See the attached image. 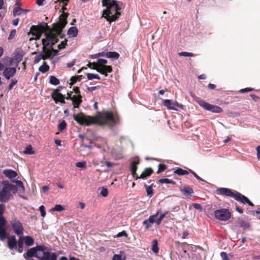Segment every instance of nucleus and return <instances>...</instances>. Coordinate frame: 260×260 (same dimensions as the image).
I'll use <instances>...</instances> for the list:
<instances>
[{
    "label": "nucleus",
    "mask_w": 260,
    "mask_h": 260,
    "mask_svg": "<svg viewBox=\"0 0 260 260\" xmlns=\"http://www.w3.org/2000/svg\"><path fill=\"white\" fill-rule=\"evenodd\" d=\"M74 119L81 125H90L98 124L106 125L112 127L116 124H119L120 119L117 114L108 111L103 112L96 117H92L82 115L81 116L74 115Z\"/></svg>",
    "instance_id": "f257e3e1"
},
{
    "label": "nucleus",
    "mask_w": 260,
    "mask_h": 260,
    "mask_svg": "<svg viewBox=\"0 0 260 260\" xmlns=\"http://www.w3.org/2000/svg\"><path fill=\"white\" fill-rule=\"evenodd\" d=\"M48 250V247L44 244L37 245L28 249L23 254V257L26 260H31L32 257L39 260H57V254L55 252H50Z\"/></svg>",
    "instance_id": "f03ea898"
},
{
    "label": "nucleus",
    "mask_w": 260,
    "mask_h": 260,
    "mask_svg": "<svg viewBox=\"0 0 260 260\" xmlns=\"http://www.w3.org/2000/svg\"><path fill=\"white\" fill-rule=\"evenodd\" d=\"M102 6L106 7L103 15L109 21L117 19L124 7L122 2L116 0H102Z\"/></svg>",
    "instance_id": "7ed1b4c3"
},
{
    "label": "nucleus",
    "mask_w": 260,
    "mask_h": 260,
    "mask_svg": "<svg viewBox=\"0 0 260 260\" xmlns=\"http://www.w3.org/2000/svg\"><path fill=\"white\" fill-rule=\"evenodd\" d=\"M196 101L201 107L206 110L216 113H219L222 111L221 108L220 107L210 104L209 103L201 100L199 98H197Z\"/></svg>",
    "instance_id": "20e7f679"
},
{
    "label": "nucleus",
    "mask_w": 260,
    "mask_h": 260,
    "mask_svg": "<svg viewBox=\"0 0 260 260\" xmlns=\"http://www.w3.org/2000/svg\"><path fill=\"white\" fill-rule=\"evenodd\" d=\"M214 216L218 220L226 221L231 217V213L228 209L222 208L215 210Z\"/></svg>",
    "instance_id": "39448f33"
},
{
    "label": "nucleus",
    "mask_w": 260,
    "mask_h": 260,
    "mask_svg": "<svg viewBox=\"0 0 260 260\" xmlns=\"http://www.w3.org/2000/svg\"><path fill=\"white\" fill-rule=\"evenodd\" d=\"M10 224L12 229L16 235L22 236L23 234L24 228L21 222L17 218H12L10 221Z\"/></svg>",
    "instance_id": "423d86ee"
},
{
    "label": "nucleus",
    "mask_w": 260,
    "mask_h": 260,
    "mask_svg": "<svg viewBox=\"0 0 260 260\" xmlns=\"http://www.w3.org/2000/svg\"><path fill=\"white\" fill-rule=\"evenodd\" d=\"M45 35L46 38L42 40L44 47L52 46L58 41V39L53 34L46 33Z\"/></svg>",
    "instance_id": "0eeeda50"
},
{
    "label": "nucleus",
    "mask_w": 260,
    "mask_h": 260,
    "mask_svg": "<svg viewBox=\"0 0 260 260\" xmlns=\"http://www.w3.org/2000/svg\"><path fill=\"white\" fill-rule=\"evenodd\" d=\"M162 104L170 110H178L179 109H181L183 107L181 104L171 100H162Z\"/></svg>",
    "instance_id": "6e6552de"
},
{
    "label": "nucleus",
    "mask_w": 260,
    "mask_h": 260,
    "mask_svg": "<svg viewBox=\"0 0 260 260\" xmlns=\"http://www.w3.org/2000/svg\"><path fill=\"white\" fill-rule=\"evenodd\" d=\"M6 220L4 216H0V240L4 241L7 238V230L5 228Z\"/></svg>",
    "instance_id": "1a4fd4ad"
},
{
    "label": "nucleus",
    "mask_w": 260,
    "mask_h": 260,
    "mask_svg": "<svg viewBox=\"0 0 260 260\" xmlns=\"http://www.w3.org/2000/svg\"><path fill=\"white\" fill-rule=\"evenodd\" d=\"M11 192L7 189L6 184L0 191V202L3 203L8 202L11 197Z\"/></svg>",
    "instance_id": "9d476101"
},
{
    "label": "nucleus",
    "mask_w": 260,
    "mask_h": 260,
    "mask_svg": "<svg viewBox=\"0 0 260 260\" xmlns=\"http://www.w3.org/2000/svg\"><path fill=\"white\" fill-rule=\"evenodd\" d=\"M29 11V10L24 9L20 8L19 6L18 3H16L14 5V8L13 9V15L14 16H21L24 18L26 17V13Z\"/></svg>",
    "instance_id": "9b49d317"
},
{
    "label": "nucleus",
    "mask_w": 260,
    "mask_h": 260,
    "mask_svg": "<svg viewBox=\"0 0 260 260\" xmlns=\"http://www.w3.org/2000/svg\"><path fill=\"white\" fill-rule=\"evenodd\" d=\"M51 97L56 103L60 102L64 104L66 99L65 95L59 92V89H54L51 94Z\"/></svg>",
    "instance_id": "f8f14e48"
},
{
    "label": "nucleus",
    "mask_w": 260,
    "mask_h": 260,
    "mask_svg": "<svg viewBox=\"0 0 260 260\" xmlns=\"http://www.w3.org/2000/svg\"><path fill=\"white\" fill-rule=\"evenodd\" d=\"M217 191L218 193L221 195L232 197L234 199L235 196H236L237 191H233L231 189L224 188V187H220L218 188L217 189Z\"/></svg>",
    "instance_id": "ddd939ff"
},
{
    "label": "nucleus",
    "mask_w": 260,
    "mask_h": 260,
    "mask_svg": "<svg viewBox=\"0 0 260 260\" xmlns=\"http://www.w3.org/2000/svg\"><path fill=\"white\" fill-rule=\"evenodd\" d=\"M16 73V69L14 67L6 68L3 72V75L7 79L13 77Z\"/></svg>",
    "instance_id": "4468645a"
},
{
    "label": "nucleus",
    "mask_w": 260,
    "mask_h": 260,
    "mask_svg": "<svg viewBox=\"0 0 260 260\" xmlns=\"http://www.w3.org/2000/svg\"><path fill=\"white\" fill-rule=\"evenodd\" d=\"M8 247L10 250L17 249V241L15 236L12 235L8 238Z\"/></svg>",
    "instance_id": "2eb2a0df"
},
{
    "label": "nucleus",
    "mask_w": 260,
    "mask_h": 260,
    "mask_svg": "<svg viewBox=\"0 0 260 260\" xmlns=\"http://www.w3.org/2000/svg\"><path fill=\"white\" fill-rule=\"evenodd\" d=\"M3 174L12 181L15 182V178L17 176L16 171L11 169H6L3 171Z\"/></svg>",
    "instance_id": "dca6fc26"
},
{
    "label": "nucleus",
    "mask_w": 260,
    "mask_h": 260,
    "mask_svg": "<svg viewBox=\"0 0 260 260\" xmlns=\"http://www.w3.org/2000/svg\"><path fill=\"white\" fill-rule=\"evenodd\" d=\"M180 191L187 198H190L193 193V190L189 186H184L180 188Z\"/></svg>",
    "instance_id": "f3484780"
},
{
    "label": "nucleus",
    "mask_w": 260,
    "mask_h": 260,
    "mask_svg": "<svg viewBox=\"0 0 260 260\" xmlns=\"http://www.w3.org/2000/svg\"><path fill=\"white\" fill-rule=\"evenodd\" d=\"M72 103L74 105V108H79L80 104L82 103L81 95H74L72 96Z\"/></svg>",
    "instance_id": "a211bd4d"
},
{
    "label": "nucleus",
    "mask_w": 260,
    "mask_h": 260,
    "mask_svg": "<svg viewBox=\"0 0 260 260\" xmlns=\"http://www.w3.org/2000/svg\"><path fill=\"white\" fill-rule=\"evenodd\" d=\"M234 199L237 201L244 204H246V202H247V201H248V199L246 197L238 192V191L236 192Z\"/></svg>",
    "instance_id": "6ab92c4d"
},
{
    "label": "nucleus",
    "mask_w": 260,
    "mask_h": 260,
    "mask_svg": "<svg viewBox=\"0 0 260 260\" xmlns=\"http://www.w3.org/2000/svg\"><path fill=\"white\" fill-rule=\"evenodd\" d=\"M139 164V160H134L131 164L130 170L132 172V175L134 177H136L137 179L138 178L136 171L137 170V165Z\"/></svg>",
    "instance_id": "aec40b11"
},
{
    "label": "nucleus",
    "mask_w": 260,
    "mask_h": 260,
    "mask_svg": "<svg viewBox=\"0 0 260 260\" xmlns=\"http://www.w3.org/2000/svg\"><path fill=\"white\" fill-rule=\"evenodd\" d=\"M78 30L76 26L71 27L67 31V35L70 38L76 37L78 35Z\"/></svg>",
    "instance_id": "412c9836"
},
{
    "label": "nucleus",
    "mask_w": 260,
    "mask_h": 260,
    "mask_svg": "<svg viewBox=\"0 0 260 260\" xmlns=\"http://www.w3.org/2000/svg\"><path fill=\"white\" fill-rule=\"evenodd\" d=\"M19 238L18 239V241H17V245L18 246L17 247V251L19 253H22L23 250V242H24L23 240V237L21 236H19Z\"/></svg>",
    "instance_id": "4be33fe9"
},
{
    "label": "nucleus",
    "mask_w": 260,
    "mask_h": 260,
    "mask_svg": "<svg viewBox=\"0 0 260 260\" xmlns=\"http://www.w3.org/2000/svg\"><path fill=\"white\" fill-rule=\"evenodd\" d=\"M238 223L239 224L240 226L243 229V230H248L250 228V224L247 220L239 219L238 221Z\"/></svg>",
    "instance_id": "5701e85b"
},
{
    "label": "nucleus",
    "mask_w": 260,
    "mask_h": 260,
    "mask_svg": "<svg viewBox=\"0 0 260 260\" xmlns=\"http://www.w3.org/2000/svg\"><path fill=\"white\" fill-rule=\"evenodd\" d=\"M152 173L153 170L151 168H146L143 172V173L141 174V176L139 178L142 179H145L147 177L149 176Z\"/></svg>",
    "instance_id": "b1692460"
},
{
    "label": "nucleus",
    "mask_w": 260,
    "mask_h": 260,
    "mask_svg": "<svg viewBox=\"0 0 260 260\" xmlns=\"http://www.w3.org/2000/svg\"><path fill=\"white\" fill-rule=\"evenodd\" d=\"M23 240L25 244L28 246H31L34 244V240L31 236H26L23 237Z\"/></svg>",
    "instance_id": "393cba45"
},
{
    "label": "nucleus",
    "mask_w": 260,
    "mask_h": 260,
    "mask_svg": "<svg viewBox=\"0 0 260 260\" xmlns=\"http://www.w3.org/2000/svg\"><path fill=\"white\" fill-rule=\"evenodd\" d=\"M105 56L107 58L118 59L119 57V54L116 52L109 51L106 53Z\"/></svg>",
    "instance_id": "a878e982"
},
{
    "label": "nucleus",
    "mask_w": 260,
    "mask_h": 260,
    "mask_svg": "<svg viewBox=\"0 0 260 260\" xmlns=\"http://www.w3.org/2000/svg\"><path fill=\"white\" fill-rule=\"evenodd\" d=\"M84 78L82 75H79L77 76H73L71 77L70 81V84L71 85H74L78 81H80L82 79Z\"/></svg>",
    "instance_id": "bb28decb"
},
{
    "label": "nucleus",
    "mask_w": 260,
    "mask_h": 260,
    "mask_svg": "<svg viewBox=\"0 0 260 260\" xmlns=\"http://www.w3.org/2000/svg\"><path fill=\"white\" fill-rule=\"evenodd\" d=\"M5 184L7 187V189L10 192V191H12L13 193H16L17 191L18 187L17 186L11 184L8 182L7 183H5Z\"/></svg>",
    "instance_id": "cd10ccee"
},
{
    "label": "nucleus",
    "mask_w": 260,
    "mask_h": 260,
    "mask_svg": "<svg viewBox=\"0 0 260 260\" xmlns=\"http://www.w3.org/2000/svg\"><path fill=\"white\" fill-rule=\"evenodd\" d=\"M49 83L53 85H57L60 84V81L56 77L51 76L49 78Z\"/></svg>",
    "instance_id": "c85d7f7f"
},
{
    "label": "nucleus",
    "mask_w": 260,
    "mask_h": 260,
    "mask_svg": "<svg viewBox=\"0 0 260 260\" xmlns=\"http://www.w3.org/2000/svg\"><path fill=\"white\" fill-rule=\"evenodd\" d=\"M49 70V66L46 63V62H44L43 64L39 67V70L42 73H45Z\"/></svg>",
    "instance_id": "c756f323"
},
{
    "label": "nucleus",
    "mask_w": 260,
    "mask_h": 260,
    "mask_svg": "<svg viewBox=\"0 0 260 260\" xmlns=\"http://www.w3.org/2000/svg\"><path fill=\"white\" fill-rule=\"evenodd\" d=\"M45 48V47H43V53H42V55H43V57H44L43 59H48V58L51 59V53L50 52V51L49 50L46 49Z\"/></svg>",
    "instance_id": "7c9ffc66"
},
{
    "label": "nucleus",
    "mask_w": 260,
    "mask_h": 260,
    "mask_svg": "<svg viewBox=\"0 0 260 260\" xmlns=\"http://www.w3.org/2000/svg\"><path fill=\"white\" fill-rule=\"evenodd\" d=\"M189 172L188 170H184L180 168H177L174 173L178 175H184L186 174H188Z\"/></svg>",
    "instance_id": "2f4dec72"
},
{
    "label": "nucleus",
    "mask_w": 260,
    "mask_h": 260,
    "mask_svg": "<svg viewBox=\"0 0 260 260\" xmlns=\"http://www.w3.org/2000/svg\"><path fill=\"white\" fill-rule=\"evenodd\" d=\"M158 243L156 239H154L153 240L152 245V250L153 252L157 253L158 252Z\"/></svg>",
    "instance_id": "473e14b6"
},
{
    "label": "nucleus",
    "mask_w": 260,
    "mask_h": 260,
    "mask_svg": "<svg viewBox=\"0 0 260 260\" xmlns=\"http://www.w3.org/2000/svg\"><path fill=\"white\" fill-rule=\"evenodd\" d=\"M147 195L151 197L153 195V191L152 185H145Z\"/></svg>",
    "instance_id": "72a5a7b5"
},
{
    "label": "nucleus",
    "mask_w": 260,
    "mask_h": 260,
    "mask_svg": "<svg viewBox=\"0 0 260 260\" xmlns=\"http://www.w3.org/2000/svg\"><path fill=\"white\" fill-rule=\"evenodd\" d=\"M87 78L88 80H91L93 79L100 80V77L98 74H94L92 73H87Z\"/></svg>",
    "instance_id": "f704fd0d"
},
{
    "label": "nucleus",
    "mask_w": 260,
    "mask_h": 260,
    "mask_svg": "<svg viewBox=\"0 0 260 260\" xmlns=\"http://www.w3.org/2000/svg\"><path fill=\"white\" fill-rule=\"evenodd\" d=\"M158 214L159 211H157L155 214L150 216L147 219L148 222H149L151 224L156 222V218L158 216Z\"/></svg>",
    "instance_id": "c9c22d12"
},
{
    "label": "nucleus",
    "mask_w": 260,
    "mask_h": 260,
    "mask_svg": "<svg viewBox=\"0 0 260 260\" xmlns=\"http://www.w3.org/2000/svg\"><path fill=\"white\" fill-rule=\"evenodd\" d=\"M67 127V123L65 120H62L58 125V129L59 131L62 132Z\"/></svg>",
    "instance_id": "e433bc0d"
},
{
    "label": "nucleus",
    "mask_w": 260,
    "mask_h": 260,
    "mask_svg": "<svg viewBox=\"0 0 260 260\" xmlns=\"http://www.w3.org/2000/svg\"><path fill=\"white\" fill-rule=\"evenodd\" d=\"M24 153L26 154H35V151L32 150V146L31 145H28L24 151Z\"/></svg>",
    "instance_id": "4c0bfd02"
},
{
    "label": "nucleus",
    "mask_w": 260,
    "mask_h": 260,
    "mask_svg": "<svg viewBox=\"0 0 260 260\" xmlns=\"http://www.w3.org/2000/svg\"><path fill=\"white\" fill-rule=\"evenodd\" d=\"M159 182L160 183H168V184H175L176 182L172 180L169 179L167 178H162L159 180Z\"/></svg>",
    "instance_id": "58836bf2"
},
{
    "label": "nucleus",
    "mask_w": 260,
    "mask_h": 260,
    "mask_svg": "<svg viewBox=\"0 0 260 260\" xmlns=\"http://www.w3.org/2000/svg\"><path fill=\"white\" fill-rule=\"evenodd\" d=\"M167 213V212H165V213L160 214L159 216L156 220V223L157 225H159L160 224L162 220L165 218Z\"/></svg>",
    "instance_id": "ea45409f"
},
{
    "label": "nucleus",
    "mask_w": 260,
    "mask_h": 260,
    "mask_svg": "<svg viewBox=\"0 0 260 260\" xmlns=\"http://www.w3.org/2000/svg\"><path fill=\"white\" fill-rule=\"evenodd\" d=\"M95 70L97 72L99 73L104 75L105 77H107L108 76V74L107 73H105V70H104V66H99L98 67V66L96 67Z\"/></svg>",
    "instance_id": "a19ab883"
},
{
    "label": "nucleus",
    "mask_w": 260,
    "mask_h": 260,
    "mask_svg": "<svg viewBox=\"0 0 260 260\" xmlns=\"http://www.w3.org/2000/svg\"><path fill=\"white\" fill-rule=\"evenodd\" d=\"M63 206L60 204L56 205L54 207L51 209V211H61L64 210Z\"/></svg>",
    "instance_id": "79ce46f5"
},
{
    "label": "nucleus",
    "mask_w": 260,
    "mask_h": 260,
    "mask_svg": "<svg viewBox=\"0 0 260 260\" xmlns=\"http://www.w3.org/2000/svg\"><path fill=\"white\" fill-rule=\"evenodd\" d=\"M166 169V166L164 164H159L158 171L157 172V174H159L162 172H164Z\"/></svg>",
    "instance_id": "37998d69"
},
{
    "label": "nucleus",
    "mask_w": 260,
    "mask_h": 260,
    "mask_svg": "<svg viewBox=\"0 0 260 260\" xmlns=\"http://www.w3.org/2000/svg\"><path fill=\"white\" fill-rule=\"evenodd\" d=\"M17 80L16 79H12L11 80V83L9 84L8 87V89L9 90H11L13 87L17 84Z\"/></svg>",
    "instance_id": "c03bdc74"
},
{
    "label": "nucleus",
    "mask_w": 260,
    "mask_h": 260,
    "mask_svg": "<svg viewBox=\"0 0 260 260\" xmlns=\"http://www.w3.org/2000/svg\"><path fill=\"white\" fill-rule=\"evenodd\" d=\"M14 57L16 61L18 63L22 60L23 55L20 53H17L16 54Z\"/></svg>",
    "instance_id": "a18cd8bd"
},
{
    "label": "nucleus",
    "mask_w": 260,
    "mask_h": 260,
    "mask_svg": "<svg viewBox=\"0 0 260 260\" xmlns=\"http://www.w3.org/2000/svg\"><path fill=\"white\" fill-rule=\"evenodd\" d=\"M100 194L103 197H106L108 194V190L107 188L103 187L101 190Z\"/></svg>",
    "instance_id": "49530a36"
},
{
    "label": "nucleus",
    "mask_w": 260,
    "mask_h": 260,
    "mask_svg": "<svg viewBox=\"0 0 260 260\" xmlns=\"http://www.w3.org/2000/svg\"><path fill=\"white\" fill-rule=\"evenodd\" d=\"M39 210L40 211L41 215L42 217H45L46 215V211L45 207L43 205H41L39 207Z\"/></svg>",
    "instance_id": "de8ad7c7"
},
{
    "label": "nucleus",
    "mask_w": 260,
    "mask_h": 260,
    "mask_svg": "<svg viewBox=\"0 0 260 260\" xmlns=\"http://www.w3.org/2000/svg\"><path fill=\"white\" fill-rule=\"evenodd\" d=\"M179 55L180 56H192L193 54L192 53L187 52H181L179 53Z\"/></svg>",
    "instance_id": "09e8293b"
},
{
    "label": "nucleus",
    "mask_w": 260,
    "mask_h": 260,
    "mask_svg": "<svg viewBox=\"0 0 260 260\" xmlns=\"http://www.w3.org/2000/svg\"><path fill=\"white\" fill-rule=\"evenodd\" d=\"M76 166L79 168H84L86 167V162L85 161L78 162L76 164Z\"/></svg>",
    "instance_id": "8fccbe9b"
},
{
    "label": "nucleus",
    "mask_w": 260,
    "mask_h": 260,
    "mask_svg": "<svg viewBox=\"0 0 260 260\" xmlns=\"http://www.w3.org/2000/svg\"><path fill=\"white\" fill-rule=\"evenodd\" d=\"M42 59H44L43 55L42 53L40 54L39 55L36 56L35 57L34 61L35 63H38Z\"/></svg>",
    "instance_id": "3c124183"
},
{
    "label": "nucleus",
    "mask_w": 260,
    "mask_h": 260,
    "mask_svg": "<svg viewBox=\"0 0 260 260\" xmlns=\"http://www.w3.org/2000/svg\"><path fill=\"white\" fill-rule=\"evenodd\" d=\"M143 224L145 226L146 230H148L151 226V223L148 222L147 219H145L143 222Z\"/></svg>",
    "instance_id": "603ef678"
},
{
    "label": "nucleus",
    "mask_w": 260,
    "mask_h": 260,
    "mask_svg": "<svg viewBox=\"0 0 260 260\" xmlns=\"http://www.w3.org/2000/svg\"><path fill=\"white\" fill-rule=\"evenodd\" d=\"M97 63L100 64H102V65L105 66V64H106L107 63V60L105 59L99 58V59H98V60H97Z\"/></svg>",
    "instance_id": "864d4df0"
},
{
    "label": "nucleus",
    "mask_w": 260,
    "mask_h": 260,
    "mask_svg": "<svg viewBox=\"0 0 260 260\" xmlns=\"http://www.w3.org/2000/svg\"><path fill=\"white\" fill-rule=\"evenodd\" d=\"M252 90H253V88L247 87V88L241 89V90H240L239 92H240L241 93H243L251 91Z\"/></svg>",
    "instance_id": "5fc2aeb1"
},
{
    "label": "nucleus",
    "mask_w": 260,
    "mask_h": 260,
    "mask_svg": "<svg viewBox=\"0 0 260 260\" xmlns=\"http://www.w3.org/2000/svg\"><path fill=\"white\" fill-rule=\"evenodd\" d=\"M104 70H105V73H110L112 72V67L110 66H104Z\"/></svg>",
    "instance_id": "6e6d98bb"
},
{
    "label": "nucleus",
    "mask_w": 260,
    "mask_h": 260,
    "mask_svg": "<svg viewBox=\"0 0 260 260\" xmlns=\"http://www.w3.org/2000/svg\"><path fill=\"white\" fill-rule=\"evenodd\" d=\"M220 256L223 260H230L229 257L228 256L226 252H221L220 253Z\"/></svg>",
    "instance_id": "4d7b16f0"
},
{
    "label": "nucleus",
    "mask_w": 260,
    "mask_h": 260,
    "mask_svg": "<svg viewBox=\"0 0 260 260\" xmlns=\"http://www.w3.org/2000/svg\"><path fill=\"white\" fill-rule=\"evenodd\" d=\"M5 209V206L3 204H0V216H3L4 211Z\"/></svg>",
    "instance_id": "13d9d810"
},
{
    "label": "nucleus",
    "mask_w": 260,
    "mask_h": 260,
    "mask_svg": "<svg viewBox=\"0 0 260 260\" xmlns=\"http://www.w3.org/2000/svg\"><path fill=\"white\" fill-rule=\"evenodd\" d=\"M16 183H17V184L18 185V187L20 189H21L23 190L24 189L23 184V183L21 181L17 180L16 181Z\"/></svg>",
    "instance_id": "bf43d9fd"
},
{
    "label": "nucleus",
    "mask_w": 260,
    "mask_h": 260,
    "mask_svg": "<svg viewBox=\"0 0 260 260\" xmlns=\"http://www.w3.org/2000/svg\"><path fill=\"white\" fill-rule=\"evenodd\" d=\"M16 33V30H15V29H12V30L11 31V32H10V35H9V36L8 39H9V40H10V39H13V38L14 37V36H15V35Z\"/></svg>",
    "instance_id": "052dcab7"
},
{
    "label": "nucleus",
    "mask_w": 260,
    "mask_h": 260,
    "mask_svg": "<svg viewBox=\"0 0 260 260\" xmlns=\"http://www.w3.org/2000/svg\"><path fill=\"white\" fill-rule=\"evenodd\" d=\"M122 236H124V237H126L127 236V234L126 232L125 231H122V232H119V233H118L117 235V237H122Z\"/></svg>",
    "instance_id": "680f3d73"
},
{
    "label": "nucleus",
    "mask_w": 260,
    "mask_h": 260,
    "mask_svg": "<svg viewBox=\"0 0 260 260\" xmlns=\"http://www.w3.org/2000/svg\"><path fill=\"white\" fill-rule=\"evenodd\" d=\"M67 45V43L65 42H62L60 44L58 45V48L59 50H61L62 49H64L66 47V46Z\"/></svg>",
    "instance_id": "e2e57ef3"
},
{
    "label": "nucleus",
    "mask_w": 260,
    "mask_h": 260,
    "mask_svg": "<svg viewBox=\"0 0 260 260\" xmlns=\"http://www.w3.org/2000/svg\"><path fill=\"white\" fill-rule=\"evenodd\" d=\"M112 260H122V256L120 254H115L113 256Z\"/></svg>",
    "instance_id": "0e129e2a"
},
{
    "label": "nucleus",
    "mask_w": 260,
    "mask_h": 260,
    "mask_svg": "<svg viewBox=\"0 0 260 260\" xmlns=\"http://www.w3.org/2000/svg\"><path fill=\"white\" fill-rule=\"evenodd\" d=\"M67 23V21L66 19H63L60 20V24L62 29L65 27Z\"/></svg>",
    "instance_id": "69168bd1"
},
{
    "label": "nucleus",
    "mask_w": 260,
    "mask_h": 260,
    "mask_svg": "<svg viewBox=\"0 0 260 260\" xmlns=\"http://www.w3.org/2000/svg\"><path fill=\"white\" fill-rule=\"evenodd\" d=\"M88 67L92 69L95 70L96 67L97 66V64L95 62L91 63L89 62L88 64Z\"/></svg>",
    "instance_id": "338daca9"
},
{
    "label": "nucleus",
    "mask_w": 260,
    "mask_h": 260,
    "mask_svg": "<svg viewBox=\"0 0 260 260\" xmlns=\"http://www.w3.org/2000/svg\"><path fill=\"white\" fill-rule=\"evenodd\" d=\"M257 151V157L258 159H260V145L256 147Z\"/></svg>",
    "instance_id": "774afa93"
}]
</instances>
